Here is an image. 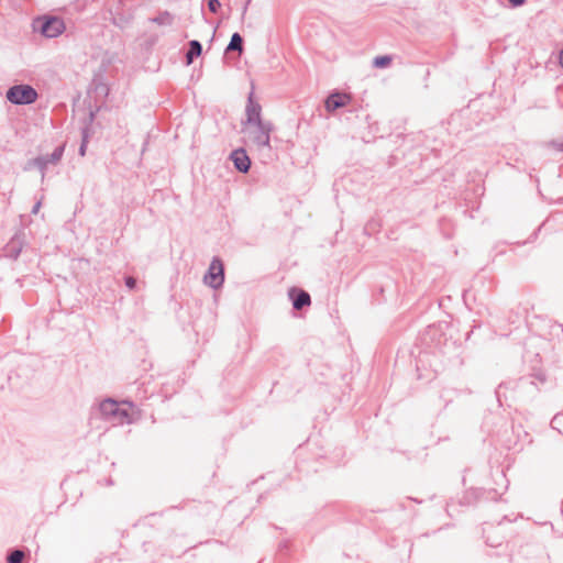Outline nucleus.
<instances>
[{"label":"nucleus","instance_id":"obj_12","mask_svg":"<svg viewBox=\"0 0 563 563\" xmlns=\"http://www.w3.org/2000/svg\"><path fill=\"white\" fill-rule=\"evenodd\" d=\"M189 47L186 53L187 65H190L195 58L199 57L202 53V45L199 41L192 40L189 42Z\"/></svg>","mask_w":563,"mask_h":563},{"label":"nucleus","instance_id":"obj_2","mask_svg":"<svg viewBox=\"0 0 563 563\" xmlns=\"http://www.w3.org/2000/svg\"><path fill=\"white\" fill-rule=\"evenodd\" d=\"M273 130V123L271 121H265L249 125L246 128V134L251 143L257 148H271V133Z\"/></svg>","mask_w":563,"mask_h":563},{"label":"nucleus","instance_id":"obj_19","mask_svg":"<svg viewBox=\"0 0 563 563\" xmlns=\"http://www.w3.org/2000/svg\"><path fill=\"white\" fill-rule=\"evenodd\" d=\"M124 283L130 290H133L136 287V279L132 276H126L124 278Z\"/></svg>","mask_w":563,"mask_h":563},{"label":"nucleus","instance_id":"obj_22","mask_svg":"<svg viewBox=\"0 0 563 563\" xmlns=\"http://www.w3.org/2000/svg\"><path fill=\"white\" fill-rule=\"evenodd\" d=\"M251 0H246L244 7H243V11H242V15H245L246 11H247V7L250 4Z\"/></svg>","mask_w":563,"mask_h":563},{"label":"nucleus","instance_id":"obj_8","mask_svg":"<svg viewBox=\"0 0 563 563\" xmlns=\"http://www.w3.org/2000/svg\"><path fill=\"white\" fill-rule=\"evenodd\" d=\"M261 112H262L261 104L254 101L253 93L251 92L249 96V99H247L246 108H245V115H246L245 124L251 125V124L265 122L264 120H262Z\"/></svg>","mask_w":563,"mask_h":563},{"label":"nucleus","instance_id":"obj_23","mask_svg":"<svg viewBox=\"0 0 563 563\" xmlns=\"http://www.w3.org/2000/svg\"><path fill=\"white\" fill-rule=\"evenodd\" d=\"M553 146L555 147V150L558 151H563V143H553Z\"/></svg>","mask_w":563,"mask_h":563},{"label":"nucleus","instance_id":"obj_1","mask_svg":"<svg viewBox=\"0 0 563 563\" xmlns=\"http://www.w3.org/2000/svg\"><path fill=\"white\" fill-rule=\"evenodd\" d=\"M33 30L47 38H54L65 31L64 20L54 15H42L33 20Z\"/></svg>","mask_w":563,"mask_h":563},{"label":"nucleus","instance_id":"obj_20","mask_svg":"<svg viewBox=\"0 0 563 563\" xmlns=\"http://www.w3.org/2000/svg\"><path fill=\"white\" fill-rule=\"evenodd\" d=\"M41 206H42V202H41V200H40V201H37V202L33 206V208H32L31 212H32L33 214H36V213L40 211Z\"/></svg>","mask_w":563,"mask_h":563},{"label":"nucleus","instance_id":"obj_5","mask_svg":"<svg viewBox=\"0 0 563 563\" xmlns=\"http://www.w3.org/2000/svg\"><path fill=\"white\" fill-rule=\"evenodd\" d=\"M205 283L213 289L222 286L224 282V267L223 263L219 257H213L208 272L203 277Z\"/></svg>","mask_w":563,"mask_h":563},{"label":"nucleus","instance_id":"obj_15","mask_svg":"<svg viewBox=\"0 0 563 563\" xmlns=\"http://www.w3.org/2000/svg\"><path fill=\"white\" fill-rule=\"evenodd\" d=\"M24 559V552L22 550H13L7 556L8 563H22Z\"/></svg>","mask_w":563,"mask_h":563},{"label":"nucleus","instance_id":"obj_7","mask_svg":"<svg viewBox=\"0 0 563 563\" xmlns=\"http://www.w3.org/2000/svg\"><path fill=\"white\" fill-rule=\"evenodd\" d=\"M24 246V238L22 234H14L11 240L3 246V257L16 260Z\"/></svg>","mask_w":563,"mask_h":563},{"label":"nucleus","instance_id":"obj_21","mask_svg":"<svg viewBox=\"0 0 563 563\" xmlns=\"http://www.w3.org/2000/svg\"><path fill=\"white\" fill-rule=\"evenodd\" d=\"M514 7H520L522 5L526 0H508Z\"/></svg>","mask_w":563,"mask_h":563},{"label":"nucleus","instance_id":"obj_10","mask_svg":"<svg viewBox=\"0 0 563 563\" xmlns=\"http://www.w3.org/2000/svg\"><path fill=\"white\" fill-rule=\"evenodd\" d=\"M290 297L292 300V307L296 310H300L306 306H310V303H311L310 295L302 289H299V290L292 289L290 291Z\"/></svg>","mask_w":563,"mask_h":563},{"label":"nucleus","instance_id":"obj_25","mask_svg":"<svg viewBox=\"0 0 563 563\" xmlns=\"http://www.w3.org/2000/svg\"><path fill=\"white\" fill-rule=\"evenodd\" d=\"M123 405L132 406V402H130V401H123Z\"/></svg>","mask_w":563,"mask_h":563},{"label":"nucleus","instance_id":"obj_6","mask_svg":"<svg viewBox=\"0 0 563 563\" xmlns=\"http://www.w3.org/2000/svg\"><path fill=\"white\" fill-rule=\"evenodd\" d=\"M64 145L57 146L53 153L37 156L31 162V164L41 172L42 178H44L45 170L49 164L56 165L59 163L64 154Z\"/></svg>","mask_w":563,"mask_h":563},{"label":"nucleus","instance_id":"obj_9","mask_svg":"<svg viewBox=\"0 0 563 563\" xmlns=\"http://www.w3.org/2000/svg\"><path fill=\"white\" fill-rule=\"evenodd\" d=\"M231 159L233 162V165L234 167L240 172V173H247L250 170V167H251V159L250 157L247 156L246 152L244 148H238V150H234L232 153H231Z\"/></svg>","mask_w":563,"mask_h":563},{"label":"nucleus","instance_id":"obj_16","mask_svg":"<svg viewBox=\"0 0 563 563\" xmlns=\"http://www.w3.org/2000/svg\"><path fill=\"white\" fill-rule=\"evenodd\" d=\"M391 63V57L388 55L377 56L373 60V65L378 68H384Z\"/></svg>","mask_w":563,"mask_h":563},{"label":"nucleus","instance_id":"obj_3","mask_svg":"<svg viewBox=\"0 0 563 563\" xmlns=\"http://www.w3.org/2000/svg\"><path fill=\"white\" fill-rule=\"evenodd\" d=\"M99 410L102 417L113 424H123L125 422H131L130 412L126 408H122L119 402L113 399L103 400Z\"/></svg>","mask_w":563,"mask_h":563},{"label":"nucleus","instance_id":"obj_11","mask_svg":"<svg viewBox=\"0 0 563 563\" xmlns=\"http://www.w3.org/2000/svg\"><path fill=\"white\" fill-rule=\"evenodd\" d=\"M349 101V97L345 93L334 92L331 93L325 100V109L328 111H334L344 107Z\"/></svg>","mask_w":563,"mask_h":563},{"label":"nucleus","instance_id":"obj_17","mask_svg":"<svg viewBox=\"0 0 563 563\" xmlns=\"http://www.w3.org/2000/svg\"><path fill=\"white\" fill-rule=\"evenodd\" d=\"M208 9L212 13H217L221 8V3L219 0H207Z\"/></svg>","mask_w":563,"mask_h":563},{"label":"nucleus","instance_id":"obj_24","mask_svg":"<svg viewBox=\"0 0 563 563\" xmlns=\"http://www.w3.org/2000/svg\"><path fill=\"white\" fill-rule=\"evenodd\" d=\"M559 62H560V65L563 67V49L560 52Z\"/></svg>","mask_w":563,"mask_h":563},{"label":"nucleus","instance_id":"obj_4","mask_svg":"<svg viewBox=\"0 0 563 563\" xmlns=\"http://www.w3.org/2000/svg\"><path fill=\"white\" fill-rule=\"evenodd\" d=\"M5 97L13 104H31L36 101L38 95L30 85H15L8 89Z\"/></svg>","mask_w":563,"mask_h":563},{"label":"nucleus","instance_id":"obj_18","mask_svg":"<svg viewBox=\"0 0 563 563\" xmlns=\"http://www.w3.org/2000/svg\"><path fill=\"white\" fill-rule=\"evenodd\" d=\"M87 144H88V135H87L86 131L84 130L82 131V141H81V144H80V147H79V155L80 156H85L86 150H87Z\"/></svg>","mask_w":563,"mask_h":563},{"label":"nucleus","instance_id":"obj_14","mask_svg":"<svg viewBox=\"0 0 563 563\" xmlns=\"http://www.w3.org/2000/svg\"><path fill=\"white\" fill-rule=\"evenodd\" d=\"M243 51V37L240 35V33H233L230 40L229 45L225 48V52H239L242 53Z\"/></svg>","mask_w":563,"mask_h":563},{"label":"nucleus","instance_id":"obj_13","mask_svg":"<svg viewBox=\"0 0 563 563\" xmlns=\"http://www.w3.org/2000/svg\"><path fill=\"white\" fill-rule=\"evenodd\" d=\"M150 21L157 25L170 26L174 23V15L168 11H162Z\"/></svg>","mask_w":563,"mask_h":563}]
</instances>
